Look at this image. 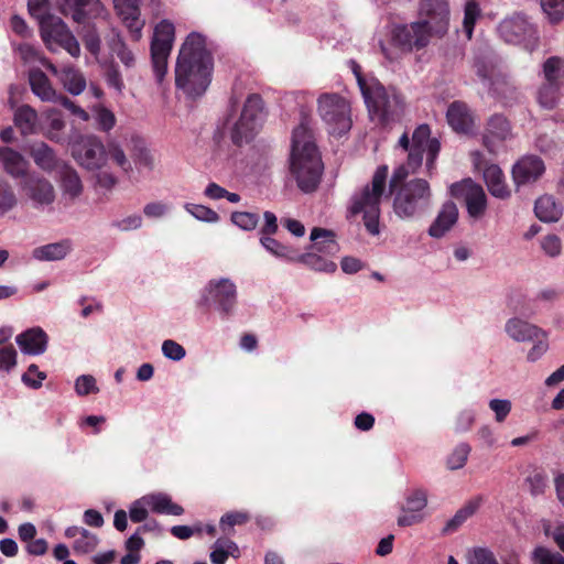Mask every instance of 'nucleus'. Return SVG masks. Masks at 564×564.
I'll list each match as a JSON object with an SVG mask.
<instances>
[{"label":"nucleus","mask_w":564,"mask_h":564,"mask_svg":"<svg viewBox=\"0 0 564 564\" xmlns=\"http://www.w3.org/2000/svg\"><path fill=\"white\" fill-rule=\"evenodd\" d=\"M214 57L205 37L189 33L181 46L175 66V86L187 97L203 96L212 83Z\"/></svg>","instance_id":"obj_1"},{"label":"nucleus","mask_w":564,"mask_h":564,"mask_svg":"<svg viewBox=\"0 0 564 564\" xmlns=\"http://www.w3.org/2000/svg\"><path fill=\"white\" fill-rule=\"evenodd\" d=\"M289 169L301 192L311 194L318 189L324 163L313 132L304 120L292 132Z\"/></svg>","instance_id":"obj_2"},{"label":"nucleus","mask_w":564,"mask_h":564,"mask_svg":"<svg viewBox=\"0 0 564 564\" xmlns=\"http://www.w3.org/2000/svg\"><path fill=\"white\" fill-rule=\"evenodd\" d=\"M388 172L387 165L378 166L370 184L352 195L349 206V213L354 216L364 213L365 227L372 236L380 232V203L386 193Z\"/></svg>","instance_id":"obj_3"},{"label":"nucleus","mask_w":564,"mask_h":564,"mask_svg":"<svg viewBox=\"0 0 564 564\" xmlns=\"http://www.w3.org/2000/svg\"><path fill=\"white\" fill-rule=\"evenodd\" d=\"M399 145L408 152V164L412 169H420L423 155L426 152V171L430 176L436 169V159L441 151V143L436 138H431V128L422 123L415 128L412 138L404 132L399 139Z\"/></svg>","instance_id":"obj_4"},{"label":"nucleus","mask_w":564,"mask_h":564,"mask_svg":"<svg viewBox=\"0 0 564 564\" xmlns=\"http://www.w3.org/2000/svg\"><path fill=\"white\" fill-rule=\"evenodd\" d=\"M358 68L357 66L354 73L369 113L376 117L381 124H388L399 116L401 110L400 98L397 95H389L387 89L378 82L368 85Z\"/></svg>","instance_id":"obj_5"},{"label":"nucleus","mask_w":564,"mask_h":564,"mask_svg":"<svg viewBox=\"0 0 564 564\" xmlns=\"http://www.w3.org/2000/svg\"><path fill=\"white\" fill-rule=\"evenodd\" d=\"M390 195H393L395 215L400 218H413L429 208L432 191L426 180L413 178Z\"/></svg>","instance_id":"obj_6"},{"label":"nucleus","mask_w":564,"mask_h":564,"mask_svg":"<svg viewBox=\"0 0 564 564\" xmlns=\"http://www.w3.org/2000/svg\"><path fill=\"white\" fill-rule=\"evenodd\" d=\"M475 67L477 76L495 98L506 105L518 99L519 89L512 77L502 67L485 61H478Z\"/></svg>","instance_id":"obj_7"},{"label":"nucleus","mask_w":564,"mask_h":564,"mask_svg":"<svg viewBox=\"0 0 564 564\" xmlns=\"http://www.w3.org/2000/svg\"><path fill=\"white\" fill-rule=\"evenodd\" d=\"M175 40L174 24L169 20L160 21L151 41V61L158 83H161L167 72V59Z\"/></svg>","instance_id":"obj_8"},{"label":"nucleus","mask_w":564,"mask_h":564,"mask_svg":"<svg viewBox=\"0 0 564 564\" xmlns=\"http://www.w3.org/2000/svg\"><path fill=\"white\" fill-rule=\"evenodd\" d=\"M318 113L332 129V133L341 134L350 130L349 102L338 94H323L318 100Z\"/></svg>","instance_id":"obj_9"},{"label":"nucleus","mask_w":564,"mask_h":564,"mask_svg":"<svg viewBox=\"0 0 564 564\" xmlns=\"http://www.w3.org/2000/svg\"><path fill=\"white\" fill-rule=\"evenodd\" d=\"M41 36L50 50L53 44L66 50L73 57L80 54L79 43L58 17L46 18L42 21Z\"/></svg>","instance_id":"obj_10"},{"label":"nucleus","mask_w":564,"mask_h":564,"mask_svg":"<svg viewBox=\"0 0 564 564\" xmlns=\"http://www.w3.org/2000/svg\"><path fill=\"white\" fill-rule=\"evenodd\" d=\"M237 302L236 285L229 279L212 280L205 289L199 306L215 305L225 316L231 314Z\"/></svg>","instance_id":"obj_11"},{"label":"nucleus","mask_w":564,"mask_h":564,"mask_svg":"<svg viewBox=\"0 0 564 564\" xmlns=\"http://www.w3.org/2000/svg\"><path fill=\"white\" fill-rule=\"evenodd\" d=\"M432 34L419 21L395 25L391 31V43L403 53L420 51L427 46Z\"/></svg>","instance_id":"obj_12"},{"label":"nucleus","mask_w":564,"mask_h":564,"mask_svg":"<svg viewBox=\"0 0 564 564\" xmlns=\"http://www.w3.org/2000/svg\"><path fill=\"white\" fill-rule=\"evenodd\" d=\"M420 23L426 28L432 35L444 36L449 26V6L447 0H421Z\"/></svg>","instance_id":"obj_13"},{"label":"nucleus","mask_w":564,"mask_h":564,"mask_svg":"<svg viewBox=\"0 0 564 564\" xmlns=\"http://www.w3.org/2000/svg\"><path fill=\"white\" fill-rule=\"evenodd\" d=\"M73 155L87 170L100 169L107 158L102 142L95 135L82 137L73 147Z\"/></svg>","instance_id":"obj_14"},{"label":"nucleus","mask_w":564,"mask_h":564,"mask_svg":"<svg viewBox=\"0 0 564 564\" xmlns=\"http://www.w3.org/2000/svg\"><path fill=\"white\" fill-rule=\"evenodd\" d=\"M451 194L456 198H463L470 217H481L487 207V197L480 185L470 180L452 184Z\"/></svg>","instance_id":"obj_15"},{"label":"nucleus","mask_w":564,"mask_h":564,"mask_svg":"<svg viewBox=\"0 0 564 564\" xmlns=\"http://www.w3.org/2000/svg\"><path fill=\"white\" fill-rule=\"evenodd\" d=\"M545 172V164L538 155H524L512 167V180L517 187L535 183Z\"/></svg>","instance_id":"obj_16"},{"label":"nucleus","mask_w":564,"mask_h":564,"mask_svg":"<svg viewBox=\"0 0 564 564\" xmlns=\"http://www.w3.org/2000/svg\"><path fill=\"white\" fill-rule=\"evenodd\" d=\"M115 9L130 32L132 41L142 36L144 22L140 20V0H113Z\"/></svg>","instance_id":"obj_17"},{"label":"nucleus","mask_w":564,"mask_h":564,"mask_svg":"<svg viewBox=\"0 0 564 564\" xmlns=\"http://www.w3.org/2000/svg\"><path fill=\"white\" fill-rule=\"evenodd\" d=\"M498 31L507 43H520L531 35L533 26L524 14L514 13L500 22Z\"/></svg>","instance_id":"obj_18"},{"label":"nucleus","mask_w":564,"mask_h":564,"mask_svg":"<svg viewBox=\"0 0 564 564\" xmlns=\"http://www.w3.org/2000/svg\"><path fill=\"white\" fill-rule=\"evenodd\" d=\"M511 137V124L502 115H492L484 134V145L490 153H496L495 141L503 142Z\"/></svg>","instance_id":"obj_19"},{"label":"nucleus","mask_w":564,"mask_h":564,"mask_svg":"<svg viewBox=\"0 0 564 564\" xmlns=\"http://www.w3.org/2000/svg\"><path fill=\"white\" fill-rule=\"evenodd\" d=\"M61 11L64 15H70L77 23H84L87 19L99 13L101 3L99 0H59Z\"/></svg>","instance_id":"obj_20"},{"label":"nucleus","mask_w":564,"mask_h":564,"mask_svg":"<svg viewBox=\"0 0 564 564\" xmlns=\"http://www.w3.org/2000/svg\"><path fill=\"white\" fill-rule=\"evenodd\" d=\"M446 119L451 128L458 133H469L473 131L474 116L464 101H453L448 106Z\"/></svg>","instance_id":"obj_21"},{"label":"nucleus","mask_w":564,"mask_h":564,"mask_svg":"<svg viewBox=\"0 0 564 564\" xmlns=\"http://www.w3.org/2000/svg\"><path fill=\"white\" fill-rule=\"evenodd\" d=\"M47 334L41 327H33L19 334L15 338L21 350L26 355H42L47 347Z\"/></svg>","instance_id":"obj_22"},{"label":"nucleus","mask_w":564,"mask_h":564,"mask_svg":"<svg viewBox=\"0 0 564 564\" xmlns=\"http://www.w3.org/2000/svg\"><path fill=\"white\" fill-rule=\"evenodd\" d=\"M505 329L516 341H529L545 336V332L542 328L517 317L510 318L506 323Z\"/></svg>","instance_id":"obj_23"},{"label":"nucleus","mask_w":564,"mask_h":564,"mask_svg":"<svg viewBox=\"0 0 564 564\" xmlns=\"http://www.w3.org/2000/svg\"><path fill=\"white\" fill-rule=\"evenodd\" d=\"M458 209L453 202H446L436 219L429 228L430 236L434 238L443 237L457 221Z\"/></svg>","instance_id":"obj_24"},{"label":"nucleus","mask_w":564,"mask_h":564,"mask_svg":"<svg viewBox=\"0 0 564 564\" xmlns=\"http://www.w3.org/2000/svg\"><path fill=\"white\" fill-rule=\"evenodd\" d=\"M310 238L313 241L312 250L325 256H335L339 251L336 235L329 229L315 227L312 229Z\"/></svg>","instance_id":"obj_25"},{"label":"nucleus","mask_w":564,"mask_h":564,"mask_svg":"<svg viewBox=\"0 0 564 564\" xmlns=\"http://www.w3.org/2000/svg\"><path fill=\"white\" fill-rule=\"evenodd\" d=\"M484 180L492 196L501 199L510 196L503 172L497 164H489L484 167Z\"/></svg>","instance_id":"obj_26"},{"label":"nucleus","mask_w":564,"mask_h":564,"mask_svg":"<svg viewBox=\"0 0 564 564\" xmlns=\"http://www.w3.org/2000/svg\"><path fill=\"white\" fill-rule=\"evenodd\" d=\"M29 197L36 204L50 205L55 199L53 185L45 178L32 177L26 182Z\"/></svg>","instance_id":"obj_27"},{"label":"nucleus","mask_w":564,"mask_h":564,"mask_svg":"<svg viewBox=\"0 0 564 564\" xmlns=\"http://www.w3.org/2000/svg\"><path fill=\"white\" fill-rule=\"evenodd\" d=\"M264 116V101L259 94L247 97L239 120H243L260 129Z\"/></svg>","instance_id":"obj_28"},{"label":"nucleus","mask_w":564,"mask_h":564,"mask_svg":"<svg viewBox=\"0 0 564 564\" xmlns=\"http://www.w3.org/2000/svg\"><path fill=\"white\" fill-rule=\"evenodd\" d=\"M48 69L58 75L64 88L72 95H79L86 88V79L84 75L74 67H64L59 73L54 65H50Z\"/></svg>","instance_id":"obj_29"},{"label":"nucleus","mask_w":564,"mask_h":564,"mask_svg":"<svg viewBox=\"0 0 564 564\" xmlns=\"http://www.w3.org/2000/svg\"><path fill=\"white\" fill-rule=\"evenodd\" d=\"M29 83L33 94L43 101H54L56 99L57 93L43 70L39 68L30 70Z\"/></svg>","instance_id":"obj_30"},{"label":"nucleus","mask_w":564,"mask_h":564,"mask_svg":"<svg viewBox=\"0 0 564 564\" xmlns=\"http://www.w3.org/2000/svg\"><path fill=\"white\" fill-rule=\"evenodd\" d=\"M535 216L544 223H555L563 214L562 206L552 195H543L535 200Z\"/></svg>","instance_id":"obj_31"},{"label":"nucleus","mask_w":564,"mask_h":564,"mask_svg":"<svg viewBox=\"0 0 564 564\" xmlns=\"http://www.w3.org/2000/svg\"><path fill=\"white\" fill-rule=\"evenodd\" d=\"M294 262L302 263L318 272L334 273L337 270V264L334 261L318 254L315 250L302 254L297 252Z\"/></svg>","instance_id":"obj_32"},{"label":"nucleus","mask_w":564,"mask_h":564,"mask_svg":"<svg viewBox=\"0 0 564 564\" xmlns=\"http://www.w3.org/2000/svg\"><path fill=\"white\" fill-rule=\"evenodd\" d=\"M0 160L7 173L13 177H19L26 172V162L23 156L11 148L0 149Z\"/></svg>","instance_id":"obj_33"},{"label":"nucleus","mask_w":564,"mask_h":564,"mask_svg":"<svg viewBox=\"0 0 564 564\" xmlns=\"http://www.w3.org/2000/svg\"><path fill=\"white\" fill-rule=\"evenodd\" d=\"M543 80L564 89V59L558 56L546 58L542 65Z\"/></svg>","instance_id":"obj_34"},{"label":"nucleus","mask_w":564,"mask_h":564,"mask_svg":"<svg viewBox=\"0 0 564 564\" xmlns=\"http://www.w3.org/2000/svg\"><path fill=\"white\" fill-rule=\"evenodd\" d=\"M61 186L64 195H68L72 199L78 197L83 192V184L77 172L63 164L59 169Z\"/></svg>","instance_id":"obj_35"},{"label":"nucleus","mask_w":564,"mask_h":564,"mask_svg":"<svg viewBox=\"0 0 564 564\" xmlns=\"http://www.w3.org/2000/svg\"><path fill=\"white\" fill-rule=\"evenodd\" d=\"M31 156L42 170L53 171L59 167V161L54 151L44 142L35 143L31 148Z\"/></svg>","instance_id":"obj_36"},{"label":"nucleus","mask_w":564,"mask_h":564,"mask_svg":"<svg viewBox=\"0 0 564 564\" xmlns=\"http://www.w3.org/2000/svg\"><path fill=\"white\" fill-rule=\"evenodd\" d=\"M260 243L272 256L285 260L288 262L295 261L297 251L294 248L278 241L271 236H261Z\"/></svg>","instance_id":"obj_37"},{"label":"nucleus","mask_w":564,"mask_h":564,"mask_svg":"<svg viewBox=\"0 0 564 564\" xmlns=\"http://www.w3.org/2000/svg\"><path fill=\"white\" fill-rule=\"evenodd\" d=\"M111 53L116 54L117 57L126 67H132L135 64V57L132 51L127 46L123 37L117 31H112V36L108 43Z\"/></svg>","instance_id":"obj_38"},{"label":"nucleus","mask_w":564,"mask_h":564,"mask_svg":"<svg viewBox=\"0 0 564 564\" xmlns=\"http://www.w3.org/2000/svg\"><path fill=\"white\" fill-rule=\"evenodd\" d=\"M69 251V245L66 241L48 243L33 251V257L41 261H55L65 258Z\"/></svg>","instance_id":"obj_39"},{"label":"nucleus","mask_w":564,"mask_h":564,"mask_svg":"<svg viewBox=\"0 0 564 564\" xmlns=\"http://www.w3.org/2000/svg\"><path fill=\"white\" fill-rule=\"evenodd\" d=\"M258 131L259 129L257 127L238 119L230 131L231 142L237 147L250 143Z\"/></svg>","instance_id":"obj_40"},{"label":"nucleus","mask_w":564,"mask_h":564,"mask_svg":"<svg viewBox=\"0 0 564 564\" xmlns=\"http://www.w3.org/2000/svg\"><path fill=\"white\" fill-rule=\"evenodd\" d=\"M151 510L155 513L181 516L184 508L175 502L167 495H154L150 498Z\"/></svg>","instance_id":"obj_41"},{"label":"nucleus","mask_w":564,"mask_h":564,"mask_svg":"<svg viewBox=\"0 0 564 564\" xmlns=\"http://www.w3.org/2000/svg\"><path fill=\"white\" fill-rule=\"evenodd\" d=\"M37 120L36 111L28 105L19 107L14 112V124L23 134L32 133Z\"/></svg>","instance_id":"obj_42"},{"label":"nucleus","mask_w":564,"mask_h":564,"mask_svg":"<svg viewBox=\"0 0 564 564\" xmlns=\"http://www.w3.org/2000/svg\"><path fill=\"white\" fill-rule=\"evenodd\" d=\"M563 88L543 80L538 91V101L545 109H553L561 97Z\"/></svg>","instance_id":"obj_43"},{"label":"nucleus","mask_w":564,"mask_h":564,"mask_svg":"<svg viewBox=\"0 0 564 564\" xmlns=\"http://www.w3.org/2000/svg\"><path fill=\"white\" fill-rule=\"evenodd\" d=\"M250 520L248 512H227L220 518L219 527L225 534H230L235 525L246 524Z\"/></svg>","instance_id":"obj_44"},{"label":"nucleus","mask_w":564,"mask_h":564,"mask_svg":"<svg viewBox=\"0 0 564 564\" xmlns=\"http://www.w3.org/2000/svg\"><path fill=\"white\" fill-rule=\"evenodd\" d=\"M479 15L480 9L478 3L475 0L467 1L465 4L463 25L464 31L469 40L473 36L475 23Z\"/></svg>","instance_id":"obj_45"},{"label":"nucleus","mask_w":564,"mask_h":564,"mask_svg":"<svg viewBox=\"0 0 564 564\" xmlns=\"http://www.w3.org/2000/svg\"><path fill=\"white\" fill-rule=\"evenodd\" d=\"M535 564H564V556L558 552H552L545 546H536L532 553Z\"/></svg>","instance_id":"obj_46"},{"label":"nucleus","mask_w":564,"mask_h":564,"mask_svg":"<svg viewBox=\"0 0 564 564\" xmlns=\"http://www.w3.org/2000/svg\"><path fill=\"white\" fill-rule=\"evenodd\" d=\"M471 447L467 443L458 444L447 458V466L455 470L463 468L467 462Z\"/></svg>","instance_id":"obj_47"},{"label":"nucleus","mask_w":564,"mask_h":564,"mask_svg":"<svg viewBox=\"0 0 564 564\" xmlns=\"http://www.w3.org/2000/svg\"><path fill=\"white\" fill-rule=\"evenodd\" d=\"M97 543V536L84 529L80 535L75 539L73 547L76 553L87 554L95 550Z\"/></svg>","instance_id":"obj_48"},{"label":"nucleus","mask_w":564,"mask_h":564,"mask_svg":"<svg viewBox=\"0 0 564 564\" xmlns=\"http://www.w3.org/2000/svg\"><path fill=\"white\" fill-rule=\"evenodd\" d=\"M427 503L426 492L417 489L406 497L405 505L402 506L403 512L419 513Z\"/></svg>","instance_id":"obj_49"},{"label":"nucleus","mask_w":564,"mask_h":564,"mask_svg":"<svg viewBox=\"0 0 564 564\" xmlns=\"http://www.w3.org/2000/svg\"><path fill=\"white\" fill-rule=\"evenodd\" d=\"M231 221L243 230H253L259 224V215L249 212H234Z\"/></svg>","instance_id":"obj_50"},{"label":"nucleus","mask_w":564,"mask_h":564,"mask_svg":"<svg viewBox=\"0 0 564 564\" xmlns=\"http://www.w3.org/2000/svg\"><path fill=\"white\" fill-rule=\"evenodd\" d=\"M417 170L419 169H412L409 166L408 162L394 169L389 182V194L398 191L402 184L406 183L405 180L410 173H415Z\"/></svg>","instance_id":"obj_51"},{"label":"nucleus","mask_w":564,"mask_h":564,"mask_svg":"<svg viewBox=\"0 0 564 564\" xmlns=\"http://www.w3.org/2000/svg\"><path fill=\"white\" fill-rule=\"evenodd\" d=\"M541 7L553 23L564 18V0H541Z\"/></svg>","instance_id":"obj_52"},{"label":"nucleus","mask_w":564,"mask_h":564,"mask_svg":"<svg viewBox=\"0 0 564 564\" xmlns=\"http://www.w3.org/2000/svg\"><path fill=\"white\" fill-rule=\"evenodd\" d=\"M185 209L195 218L203 221L216 223L219 219V216L215 210L204 205L186 204Z\"/></svg>","instance_id":"obj_53"},{"label":"nucleus","mask_w":564,"mask_h":564,"mask_svg":"<svg viewBox=\"0 0 564 564\" xmlns=\"http://www.w3.org/2000/svg\"><path fill=\"white\" fill-rule=\"evenodd\" d=\"M46 379V373L39 370L34 364L30 365L28 370L22 375V381L32 389L42 387L43 380Z\"/></svg>","instance_id":"obj_54"},{"label":"nucleus","mask_w":564,"mask_h":564,"mask_svg":"<svg viewBox=\"0 0 564 564\" xmlns=\"http://www.w3.org/2000/svg\"><path fill=\"white\" fill-rule=\"evenodd\" d=\"M29 13L39 20L40 26L42 21L46 18L53 17L48 13L50 1L48 0H29L28 1Z\"/></svg>","instance_id":"obj_55"},{"label":"nucleus","mask_w":564,"mask_h":564,"mask_svg":"<svg viewBox=\"0 0 564 564\" xmlns=\"http://www.w3.org/2000/svg\"><path fill=\"white\" fill-rule=\"evenodd\" d=\"M17 365V350L12 344L0 348V370L11 371Z\"/></svg>","instance_id":"obj_56"},{"label":"nucleus","mask_w":564,"mask_h":564,"mask_svg":"<svg viewBox=\"0 0 564 564\" xmlns=\"http://www.w3.org/2000/svg\"><path fill=\"white\" fill-rule=\"evenodd\" d=\"M530 494L534 497L543 495L546 488V476L541 471H534L525 479Z\"/></svg>","instance_id":"obj_57"},{"label":"nucleus","mask_w":564,"mask_h":564,"mask_svg":"<svg viewBox=\"0 0 564 564\" xmlns=\"http://www.w3.org/2000/svg\"><path fill=\"white\" fill-rule=\"evenodd\" d=\"M75 391L78 395H88L97 393L99 389L96 386V380L90 375H83L76 379Z\"/></svg>","instance_id":"obj_58"},{"label":"nucleus","mask_w":564,"mask_h":564,"mask_svg":"<svg viewBox=\"0 0 564 564\" xmlns=\"http://www.w3.org/2000/svg\"><path fill=\"white\" fill-rule=\"evenodd\" d=\"M96 119H97L99 129L105 132L110 131L116 124V117H115L113 112L102 106H100L96 109Z\"/></svg>","instance_id":"obj_59"},{"label":"nucleus","mask_w":564,"mask_h":564,"mask_svg":"<svg viewBox=\"0 0 564 564\" xmlns=\"http://www.w3.org/2000/svg\"><path fill=\"white\" fill-rule=\"evenodd\" d=\"M105 78L108 86L115 88L118 93H121L124 84L121 77V73L116 63H110L106 69Z\"/></svg>","instance_id":"obj_60"},{"label":"nucleus","mask_w":564,"mask_h":564,"mask_svg":"<svg viewBox=\"0 0 564 564\" xmlns=\"http://www.w3.org/2000/svg\"><path fill=\"white\" fill-rule=\"evenodd\" d=\"M162 352L166 358L175 361L183 359L186 355L185 348L172 339L163 341Z\"/></svg>","instance_id":"obj_61"},{"label":"nucleus","mask_w":564,"mask_h":564,"mask_svg":"<svg viewBox=\"0 0 564 564\" xmlns=\"http://www.w3.org/2000/svg\"><path fill=\"white\" fill-rule=\"evenodd\" d=\"M17 204V198L9 184H0V213H7Z\"/></svg>","instance_id":"obj_62"},{"label":"nucleus","mask_w":564,"mask_h":564,"mask_svg":"<svg viewBox=\"0 0 564 564\" xmlns=\"http://www.w3.org/2000/svg\"><path fill=\"white\" fill-rule=\"evenodd\" d=\"M489 408L495 412L497 422H503L511 412V402L509 400L492 399L489 401Z\"/></svg>","instance_id":"obj_63"},{"label":"nucleus","mask_w":564,"mask_h":564,"mask_svg":"<svg viewBox=\"0 0 564 564\" xmlns=\"http://www.w3.org/2000/svg\"><path fill=\"white\" fill-rule=\"evenodd\" d=\"M470 564H499L495 554L486 547L475 549Z\"/></svg>","instance_id":"obj_64"}]
</instances>
